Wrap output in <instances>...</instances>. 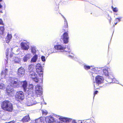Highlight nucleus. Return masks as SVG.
Wrapping results in <instances>:
<instances>
[{"label":"nucleus","mask_w":123,"mask_h":123,"mask_svg":"<svg viewBox=\"0 0 123 123\" xmlns=\"http://www.w3.org/2000/svg\"><path fill=\"white\" fill-rule=\"evenodd\" d=\"M7 81L8 84L6 87V91L7 95L10 96H13L14 95V92L12 89L13 87H18L19 86H22L25 92L28 95H31V93L33 91V85L32 84L27 85L26 81L20 82L14 78L9 77Z\"/></svg>","instance_id":"obj_1"},{"label":"nucleus","mask_w":123,"mask_h":123,"mask_svg":"<svg viewBox=\"0 0 123 123\" xmlns=\"http://www.w3.org/2000/svg\"><path fill=\"white\" fill-rule=\"evenodd\" d=\"M1 107L3 110L9 112H11L13 110L12 104L7 100L4 101L2 102Z\"/></svg>","instance_id":"obj_2"},{"label":"nucleus","mask_w":123,"mask_h":123,"mask_svg":"<svg viewBox=\"0 0 123 123\" xmlns=\"http://www.w3.org/2000/svg\"><path fill=\"white\" fill-rule=\"evenodd\" d=\"M32 93H31V95H30V96L29 95H28V96L26 101V105L28 106H31L37 103L34 99L36 97H34L32 95Z\"/></svg>","instance_id":"obj_3"},{"label":"nucleus","mask_w":123,"mask_h":123,"mask_svg":"<svg viewBox=\"0 0 123 123\" xmlns=\"http://www.w3.org/2000/svg\"><path fill=\"white\" fill-rule=\"evenodd\" d=\"M8 70L6 68H4L2 70L1 73V77H4V78H2L0 80V83L4 82L6 81L7 77L8 76Z\"/></svg>","instance_id":"obj_4"},{"label":"nucleus","mask_w":123,"mask_h":123,"mask_svg":"<svg viewBox=\"0 0 123 123\" xmlns=\"http://www.w3.org/2000/svg\"><path fill=\"white\" fill-rule=\"evenodd\" d=\"M32 91V95L34 97H40L42 94V86L39 85H37L35 87V92L34 94L33 93Z\"/></svg>","instance_id":"obj_5"},{"label":"nucleus","mask_w":123,"mask_h":123,"mask_svg":"<svg viewBox=\"0 0 123 123\" xmlns=\"http://www.w3.org/2000/svg\"><path fill=\"white\" fill-rule=\"evenodd\" d=\"M104 78L102 76L100 75H98L95 77V81L96 83L94 84V87L95 89L96 90L98 88V87H96V86H98V84H100L103 82Z\"/></svg>","instance_id":"obj_6"},{"label":"nucleus","mask_w":123,"mask_h":123,"mask_svg":"<svg viewBox=\"0 0 123 123\" xmlns=\"http://www.w3.org/2000/svg\"><path fill=\"white\" fill-rule=\"evenodd\" d=\"M6 33L3 34L1 37L2 40L4 41H6L7 43H8L11 40L12 37L11 34L8 33L6 37H5Z\"/></svg>","instance_id":"obj_7"},{"label":"nucleus","mask_w":123,"mask_h":123,"mask_svg":"<svg viewBox=\"0 0 123 123\" xmlns=\"http://www.w3.org/2000/svg\"><path fill=\"white\" fill-rule=\"evenodd\" d=\"M29 77L36 82H38L39 79L36 73L34 71H30Z\"/></svg>","instance_id":"obj_8"},{"label":"nucleus","mask_w":123,"mask_h":123,"mask_svg":"<svg viewBox=\"0 0 123 123\" xmlns=\"http://www.w3.org/2000/svg\"><path fill=\"white\" fill-rule=\"evenodd\" d=\"M24 98V94L23 92L19 91L16 93L15 99L17 101H20L23 100Z\"/></svg>","instance_id":"obj_9"},{"label":"nucleus","mask_w":123,"mask_h":123,"mask_svg":"<svg viewBox=\"0 0 123 123\" xmlns=\"http://www.w3.org/2000/svg\"><path fill=\"white\" fill-rule=\"evenodd\" d=\"M55 116L57 117H59V120L62 121L57 122V123H64L63 122H64L69 123L72 120L71 119L69 118L65 117L62 116H59L56 115H55Z\"/></svg>","instance_id":"obj_10"},{"label":"nucleus","mask_w":123,"mask_h":123,"mask_svg":"<svg viewBox=\"0 0 123 123\" xmlns=\"http://www.w3.org/2000/svg\"><path fill=\"white\" fill-rule=\"evenodd\" d=\"M43 67L41 66L40 64L38 63L36 64V71L38 74L41 75L43 77V72L42 70ZM41 76V75H40Z\"/></svg>","instance_id":"obj_11"},{"label":"nucleus","mask_w":123,"mask_h":123,"mask_svg":"<svg viewBox=\"0 0 123 123\" xmlns=\"http://www.w3.org/2000/svg\"><path fill=\"white\" fill-rule=\"evenodd\" d=\"M29 43L27 42H22L21 43L20 45L22 49L25 50H28L29 48Z\"/></svg>","instance_id":"obj_12"},{"label":"nucleus","mask_w":123,"mask_h":123,"mask_svg":"<svg viewBox=\"0 0 123 123\" xmlns=\"http://www.w3.org/2000/svg\"><path fill=\"white\" fill-rule=\"evenodd\" d=\"M108 77L109 79L111 80L110 81V82H109L110 83H111L112 82L117 84L119 83V82L116 79L114 78L113 73H111L110 74H108Z\"/></svg>","instance_id":"obj_13"},{"label":"nucleus","mask_w":123,"mask_h":123,"mask_svg":"<svg viewBox=\"0 0 123 123\" xmlns=\"http://www.w3.org/2000/svg\"><path fill=\"white\" fill-rule=\"evenodd\" d=\"M45 121L48 123H51L55 122V120L50 115L46 117Z\"/></svg>","instance_id":"obj_14"},{"label":"nucleus","mask_w":123,"mask_h":123,"mask_svg":"<svg viewBox=\"0 0 123 123\" xmlns=\"http://www.w3.org/2000/svg\"><path fill=\"white\" fill-rule=\"evenodd\" d=\"M62 38L63 42L65 44L67 43H68L69 37L67 33H64L63 35Z\"/></svg>","instance_id":"obj_15"},{"label":"nucleus","mask_w":123,"mask_h":123,"mask_svg":"<svg viewBox=\"0 0 123 123\" xmlns=\"http://www.w3.org/2000/svg\"><path fill=\"white\" fill-rule=\"evenodd\" d=\"M54 48L55 49L60 50L61 51H63L65 49H66L65 46L61 44L56 45L55 46Z\"/></svg>","instance_id":"obj_16"},{"label":"nucleus","mask_w":123,"mask_h":123,"mask_svg":"<svg viewBox=\"0 0 123 123\" xmlns=\"http://www.w3.org/2000/svg\"><path fill=\"white\" fill-rule=\"evenodd\" d=\"M31 54L30 53L26 54L23 57V60L24 62H26L32 57Z\"/></svg>","instance_id":"obj_17"},{"label":"nucleus","mask_w":123,"mask_h":123,"mask_svg":"<svg viewBox=\"0 0 123 123\" xmlns=\"http://www.w3.org/2000/svg\"><path fill=\"white\" fill-rule=\"evenodd\" d=\"M25 73V70L23 67H21L18 68V74L19 75H24Z\"/></svg>","instance_id":"obj_18"},{"label":"nucleus","mask_w":123,"mask_h":123,"mask_svg":"<svg viewBox=\"0 0 123 123\" xmlns=\"http://www.w3.org/2000/svg\"><path fill=\"white\" fill-rule=\"evenodd\" d=\"M13 58H11L10 60L11 61H14V62L16 63H19L20 62V59L18 57H13Z\"/></svg>","instance_id":"obj_19"},{"label":"nucleus","mask_w":123,"mask_h":123,"mask_svg":"<svg viewBox=\"0 0 123 123\" xmlns=\"http://www.w3.org/2000/svg\"><path fill=\"white\" fill-rule=\"evenodd\" d=\"M30 120V118L29 116H27L24 117L22 120L23 122H28Z\"/></svg>","instance_id":"obj_20"},{"label":"nucleus","mask_w":123,"mask_h":123,"mask_svg":"<svg viewBox=\"0 0 123 123\" xmlns=\"http://www.w3.org/2000/svg\"><path fill=\"white\" fill-rule=\"evenodd\" d=\"M38 58L37 55H36L32 58L31 62V63L36 62Z\"/></svg>","instance_id":"obj_21"},{"label":"nucleus","mask_w":123,"mask_h":123,"mask_svg":"<svg viewBox=\"0 0 123 123\" xmlns=\"http://www.w3.org/2000/svg\"><path fill=\"white\" fill-rule=\"evenodd\" d=\"M44 119L43 118L41 117L35 120L36 123H43Z\"/></svg>","instance_id":"obj_22"},{"label":"nucleus","mask_w":123,"mask_h":123,"mask_svg":"<svg viewBox=\"0 0 123 123\" xmlns=\"http://www.w3.org/2000/svg\"><path fill=\"white\" fill-rule=\"evenodd\" d=\"M5 29L3 26H0V35L2 36L3 34L5 33L4 32Z\"/></svg>","instance_id":"obj_23"},{"label":"nucleus","mask_w":123,"mask_h":123,"mask_svg":"<svg viewBox=\"0 0 123 123\" xmlns=\"http://www.w3.org/2000/svg\"><path fill=\"white\" fill-rule=\"evenodd\" d=\"M122 17H120L118 18H116L115 20H114V22L115 24V25H116L117 23L121 21V19Z\"/></svg>","instance_id":"obj_24"},{"label":"nucleus","mask_w":123,"mask_h":123,"mask_svg":"<svg viewBox=\"0 0 123 123\" xmlns=\"http://www.w3.org/2000/svg\"><path fill=\"white\" fill-rule=\"evenodd\" d=\"M62 16L64 19V27L67 28L68 27V25L67 20L65 17L63 15H62Z\"/></svg>","instance_id":"obj_25"},{"label":"nucleus","mask_w":123,"mask_h":123,"mask_svg":"<svg viewBox=\"0 0 123 123\" xmlns=\"http://www.w3.org/2000/svg\"><path fill=\"white\" fill-rule=\"evenodd\" d=\"M31 52L33 54H34L36 52L35 47L33 46H31Z\"/></svg>","instance_id":"obj_26"},{"label":"nucleus","mask_w":123,"mask_h":123,"mask_svg":"<svg viewBox=\"0 0 123 123\" xmlns=\"http://www.w3.org/2000/svg\"><path fill=\"white\" fill-rule=\"evenodd\" d=\"M103 71L104 74L106 76H108V72L107 70L106 69H104L103 70Z\"/></svg>","instance_id":"obj_27"},{"label":"nucleus","mask_w":123,"mask_h":123,"mask_svg":"<svg viewBox=\"0 0 123 123\" xmlns=\"http://www.w3.org/2000/svg\"><path fill=\"white\" fill-rule=\"evenodd\" d=\"M34 68V66L32 65H31L29 66L28 68L30 70V71H34L33 70Z\"/></svg>","instance_id":"obj_28"},{"label":"nucleus","mask_w":123,"mask_h":123,"mask_svg":"<svg viewBox=\"0 0 123 123\" xmlns=\"http://www.w3.org/2000/svg\"><path fill=\"white\" fill-rule=\"evenodd\" d=\"M5 88V86L4 84L0 83V89L2 90H4Z\"/></svg>","instance_id":"obj_29"},{"label":"nucleus","mask_w":123,"mask_h":123,"mask_svg":"<svg viewBox=\"0 0 123 123\" xmlns=\"http://www.w3.org/2000/svg\"><path fill=\"white\" fill-rule=\"evenodd\" d=\"M84 68L86 70H88L90 68V66L85 65H84Z\"/></svg>","instance_id":"obj_30"},{"label":"nucleus","mask_w":123,"mask_h":123,"mask_svg":"<svg viewBox=\"0 0 123 123\" xmlns=\"http://www.w3.org/2000/svg\"><path fill=\"white\" fill-rule=\"evenodd\" d=\"M9 50V49L8 48L6 50V57L7 59H8V51Z\"/></svg>","instance_id":"obj_31"},{"label":"nucleus","mask_w":123,"mask_h":123,"mask_svg":"<svg viewBox=\"0 0 123 123\" xmlns=\"http://www.w3.org/2000/svg\"><path fill=\"white\" fill-rule=\"evenodd\" d=\"M112 9L113 11L114 12H117L118 11V9L117 8L115 7L114 8L112 6Z\"/></svg>","instance_id":"obj_32"},{"label":"nucleus","mask_w":123,"mask_h":123,"mask_svg":"<svg viewBox=\"0 0 123 123\" xmlns=\"http://www.w3.org/2000/svg\"><path fill=\"white\" fill-rule=\"evenodd\" d=\"M42 61L43 62H45L46 61L45 57L44 56H42L41 57Z\"/></svg>","instance_id":"obj_33"},{"label":"nucleus","mask_w":123,"mask_h":123,"mask_svg":"<svg viewBox=\"0 0 123 123\" xmlns=\"http://www.w3.org/2000/svg\"><path fill=\"white\" fill-rule=\"evenodd\" d=\"M42 112L43 115H46L48 113L45 110H42Z\"/></svg>","instance_id":"obj_34"},{"label":"nucleus","mask_w":123,"mask_h":123,"mask_svg":"<svg viewBox=\"0 0 123 123\" xmlns=\"http://www.w3.org/2000/svg\"><path fill=\"white\" fill-rule=\"evenodd\" d=\"M14 54V53H11L10 55V58H12V57H13V55Z\"/></svg>","instance_id":"obj_35"},{"label":"nucleus","mask_w":123,"mask_h":123,"mask_svg":"<svg viewBox=\"0 0 123 123\" xmlns=\"http://www.w3.org/2000/svg\"><path fill=\"white\" fill-rule=\"evenodd\" d=\"M0 25H3V23L2 20L0 19Z\"/></svg>","instance_id":"obj_36"},{"label":"nucleus","mask_w":123,"mask_h":123,"mask_svg":"<svg viewBox=\"0 0 123 123\" xmlns=\"http://www.w3.org/2000/svg\"><path fill=\"white\" fill-rule=\"evenodd\" d=\"M92 71H94L95 72V73H97L96 69H95V68H93L92 69Z\"/></svg>","instance_id":"obj_37"},{"label":"nucleus","mask_w":123,"mask_h":123,"mask_svg":"<svg viewBox=\"0 0 123 123\" xmlns=\"http://www.w3.org/2000/svg\"><path fill=\"white\" fill-rule=\"evenodd\" d=\"M98 91H96L94 93V97L95 96V95L97 94V93H98Z\"/></svg>","instance_id":"obj_38"},{"label":"nucleus","mask_w":123,"mask_h":123,"mask_svg":"<svg viewBox=\"0 0 123 123\" xmlns=\"http://www.w3.org/2000/svg\"><path fill=\"white\" fill-rule=\"evenodd\" d=\"M68 51H65L68 52V53H70V52L71 51V50L69 48H68Z\"/></svg>","instance_id":"obj_39"},{"label":"nucleus","mask_w":123,"mask_h":123,"mask_svg":"<svg viewBox=\"0 0 123 123\" xmlns=\"http://www.w3.org/2000/svg\"><path fill=\"white\" fill-rule=\"evenodd\" d=\"M90 123H95V122L93 120H91L90 121Z\"/></svg>","instance_id":"obj_40"},{"label":"nucleus","mask_w":123,"mask_h":123,"mask_svg":"<svg viewBox=\"0 0 123 123\" xmlns=\"http://www.w3.org/2000/svg\"><path fill=\"white\" fill-rule=\"evenodd\" d=\"M72 123H77L75 121V120H73L72 122Z\"/></svg>","instance_id":"obj_41"},{"label":"nucleus","mask_w":123,"mask_h":123,"mask_svg":"<svg viewBox=\"0 0 123 123\" xmlns=\"http://www.w3.org/2000/svg\"><path fill=\"white\" fill-rule=\"evenodd\" d=\"M9 123H15V122L14 121H10L9 122Z\"/></svg>","instance_id":"obj_42"},{"label":"nucleus","mask_w":123,"mask_h":123,"mask_svg":"<svg viewBox=\"0 0 123 123\" xmlns=\"http://www.w3.org/2000/svg\"><path fill=\"white\" fill-rule=\"evenodd\" d=\"M71 54H72V55H68V56L70 57H71V58H72V56H73V54H72V53H71Z\"/></svg>","instance_id":"obj_43"},{"label":"nucleus","mask_w":123,"mask_h":123,"mask_svg":"<svg viewBox=\"0 0 123 123\" xmlns=\"http://www.w3.org/2000/svg\"><path fill=\"white\" fill-rule=\"evenodd\" d=\"M2 6L0 3V8H2Z\"/></svg>","instance_id":"obj_44"},{"label":"nucleus","mask_w":123,"mask_h":123,"mask_svg":"<svg viewBox=\"0 0 123 123\" xmlns=\"http://www.w3.org/2000/svg\"><path fill=\"white\" fill-rule=\"evenodd\" d=\"M6 64H7L8 63V62L7 60H6Z\"/></svg>","instance_id":"obj_45"},{"label":"nucleus","mask_w":123,"mask_h":123,"mask_svg":"<svg viewBox=\"0 0 123 123\" xmlns=\"http://www.w3.org/2000/svg\"><path fill=\"white\" fill-rule=\"evenodd\" d=\"M2 1V0H0V2H1Z\"/></svg>","instance_id":"obj_46"},{"label":"nucleus","mask_w":123,"mask_h":123,"mask_svg":"<svg viewBox=\"0 0 123 123\" xmlns=\"http://www.w3.org/2000/svg\"><path fill=\"white\" fill-rule=\"evenodd\" d=\"M9 123V122H6V123Z\"/></svg>","instance_id":"obj_47"},{"label":"nucleus","mask_w":123,"mask_h":123,"mask_svg":"<svg viewBox=\"0 0 123 123\" xmlns=\"http://www.w3.org/2000/svg\"><path fill=\"white\" fill-rule=\"evenodd\" d=\"M92 76H93V74H92Z\"/></svg>","instance_id":"obj_48"},{"label":"nucleus","mask_w":123,"mask_h":123,"mask_svg":"<svg viewBox=\"0 0 123 123\" xmlns=\"http://www.w3.org/2000/svg\"><path fill=\"white\" fill-rule=\"evenodd\" d=\"M81 123H82V122H81Z\"/></svg>","instance_id":"obj_49"},{"label":"nucleus","mask_w":123,"mask_h":123,"mask_svg":"<svg viewBox=\"0 0 123 123\" xmlns=\"http://www.w3.org/2000/svg\"><path fill=\"white\" fill-rule=\"evenodd\" d=\"M115 15H117V14H115Z\"/></svg>","instance_id":"obj_50"},{"label":"nucleus","mask_w":123,"mask_h":123,"mask_svg":"<svg viewBox=\"0 0 123 123\" xmlns=\"http://www.w3.org/2000/svg\"><path fill=\"white\" fill-rule=\"evenodd\" d=\"M0 12H1V11H0Z\"/></svg>","instance_id":"obj_51"}]
</instances>
